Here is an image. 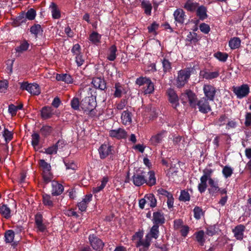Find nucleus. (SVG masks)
Wrapping results in <instances>:
<instances>
[{"label":"nucleus","mask_w":251,"mask_h":251,"mask_svg":"<svg viewBox=\"0 0 251 251\" xmlns=\"http://www.w3.org/2000/svg\"><path fill=\"white\" fill-rule=\"evenodd\" d=\"M149 176L148 179L146 178L147 173L143 170H138L132 176L133 183L136 186H140L146 183L149 186H152L156 184V177L153 171H150L147 173Z\"/></svg>","instance_id":"f257e3e1"},{"label":"nucleus","mask_w":251,"mask_h":251,"mask_svg":"<svg viewBox=\"0 0 251 251\" xmlns=\"http://www.w3.org/2000/svg\"><path fill=\"white\" fill-rule=\"evenodd\" d=\"M192 70L193 69L191 68H187L178 72L176 79V85L178 87L183 86L188 82Z\"/></svg>","instance_id":"f03ea898"},{"label":"nucleus","mask_w":251,"mask_h":251,"mask_svg":"<svg viewBox=\"0 0 251 251\" xmlns=\"http://www.w3.org/2000/svg\"><path fill=\"white\" fill-rule=\"evenodd\" d=\"M89 243L93 250L96 251H101L104 246V243L94 234H90L88 237Z\"/></svg>","instance_id":"7ed1b4c3"},{"label":"nucleus","mask_w":251,"mask_h":251,"mask_svg":"<svg viewBox=\"0 0 251 251\" xmlns=\"http://www.w3.org/2000/svg\"><path fill=\"white\" fill-rule=\"evenodd\" d=\"M209 100L206 98L202 97L198 100L196 104L199 111L202 114H207L212 110L209 104Z\"/></svg>","instance_id":"20e7f679"},{"label":"nucleus","mask_w":251,"mask_h":251,"mask_svg":"<svg viewBox=\"0 0 251 251\" xmlns=\"http://www.w3.org/2000/svg\"><path fill=\"white\" fill-rule=\"evenodd\" d=\"M203 98H206L209 101H214L217 92L216 87L210 84H205L203 86Z\"/></svg>","instance_id":"39448f33"},{"label":"nucleus","mask_w":251,"mask_h":251,"mask_svg":"<svg viewBox=\"0 0 251 251\" xmlns=\"http://www.w3.org/2000/svg\"><path fill=\"white\" fill-rule=\"evenodd\" d=\"M232 91L238 99L247 97L250 93V88L248 84H242L240 86H233Z\"/></svg>","instance_id":"423d86ee"},{"label":"nucleus","mask_w":251,"mask_h":251,"mask_svg":"<svg viewBox=\"0 0 251 251\" xmlns=\"http://www.w3.org/2000/svg\"><path fill=\"white\" fill-rule=\"evenodd\" d=\"M166 94L168 97V100L171 104L172 106L174 108L176 109L177 107L179 105V98L176 92L174 89L170 88L167 90Z\"/></svg>","instance_id":"0eeeda50"},{"label":"nucleus","mask_w":251,"mask_h":251,"mask_svg":"<svg viewBox=\"0 0 251 251\" xmlns=\"http://www.w3.org/2000/svg\"><path fill=\"white\" fill-rule=\"evenodd\" d=\"M97 105L96 101L92 97H86L80 101V108L84 112L90 108H95Z\"/></svg>","instance_id":"6e6552de"},{"label":"nucleus","mask_w":251,"mask_h":251,"mask_svg":"<svg viewBox=\"0 0 251 251\" xmlns=\"http://www.w3.org/2000/svg\"><path fill=\"white\" fill-rule=\"evenodd\" d=\"M113 148L112 146L109 144H102L98 150L100 158L104 159L109 155H113Z\"/></svg>","instance_id":"1a4fd4ad"},{"label":"nucleus","mask_w":251,"mask_h":251,"mask_svg":"<svg viewBox=\"0 0 251 251\" xmlns=\"http://www.w3.org/2000/svg\"><path fill=\"white\" fill-rule=\"evenodd\" d=\"M167 135L168 131L166 130H162L159 131L151 137L150 140L151 144L154 146H157L163 142L164 138H166Z\"/></svg>","instance_id":"9d476101"},{"label":"nucleus","mask_w":251,"mask_h":251,"mask_svg":"<svg viewBox=\"0 0 251 251\" xmlns=\"http://www.w3.org/2000/svg\"><path fill=\"white\" fill-rule=\"evenodd\" d=\"M175 21L180 25L184 24L185 20L186 19V15L185 11L181 8H178L175 10L173 13Z\"/></svg>","instance_id":"9b49d317"},{"label":"nucleus","mask_w":251,"mask_h":251,"mask_svg":"<svg viewBox=\"0 0 251 251\" xmlns=\"http://www.w3.org/2000/svg\"><path fill=\"white\" fill-rule=\"evenodd\" d=\"M109 135L111 137L120 140L126 139L127 137V132L123 128H119L117 129H112L109 132Z\"/></svg>","instance_id":"f8f14e48"},{"label":"nucleus","mask_w":251,"mask_h":251,"mask_svg":"<svg viewBox=\"0 0 251 251\" xmlns=\"http://www.w3.org/2000/svg\"><path fill=\"white\" fill-rule=\"evenodd\" d=\"M246 227L242 224L238 225L232 229V232L234 234V237L237 240L242 241L244 238V233L245 231Z\"/></svg>","instance_id":"ddd939ff"},{"label":"nucleus","mask_w":251,"mask_h":251,"mask_svg":"<svg viewBox=\"0 0 251 251\" xmlns=\"http://www.w3.org/2000/svg\"><path fill=\"white\" fill-rule=\"evenodd\" d=\"M28 23H27V20L24 16V11H22L13 20L12 25L14 27L23 26L24 25H27Z\"/></svg>","instance_id":"4468645a"},{"label":"nucleus","mask_w":251,"mask_h":251,"mask_svg":"<svg viewBox=\"0 0 251 251\" xmlns=\"http://www.w3.org/2000/svg\"><path fill=\"white\" fill-rule=\"evenodd\" d=\"M43 215L39 212H38L35 216V224L38 231L44 232L47 229L46 226L43 223Z\"/></svg>","instance_id":"2eb2a0df"},{"label":"nucleus","mask_w":251,"mask_h":251,"mask_svg":"<svg viewBox=\"0 0 251 251\" xmlns=\"http://www.w3.org/2000/svg\"><path fill=\"white\" fill-rule=\"evenodd\" d=\"M152 222L153 225H157L159 226L160 225H163L165 222L163 213L160 211L153 212Z\"/></svg>","instance_id":"dca6fc26"},{"label":"nucleus","mask_w":251,"mask_h":251,"mask_svg":"<svg viewBox=\"0 0 251 251\" xmlns=\"http://www.w3.org/2000/svg\"><path fill=\"white\" fill-rule=\"evenodd\" d=\"M64 190L63 186L58 181L53 180L51 181V195L52 196L60 195Z\"/></svg>","instance_id":"f3484780"},{"label":"nucleus","mask_w":251,"mask_h":251,"mask_svg":"<svg viewBox=\"0 0 251 251\" xmlns=\"http://www.w3.org/2000/svg\"><path fill=\"white\" fill-rule=\"evenodd\" d=\"M184 94L187 96L190 106L196 108V104L198 101L196 95L191 90H186Z\"/></svg>","instance_id":"a211bd4d"},{"label":"nucleus","mask_w":251,"mask_h":251,"mask_svg":"<svg viewBox=\"0 0 251 251\" xmlns=\"http://www.w3.org/2000/svg\"><path fill=\"white\" fill-rule=\"evenodd\" d=\"M92 84L95 88L101 90H104L107 88L105 80L103 78L100 77H94L92 79Z\"/></svg>","instance_id":"6ab92c4d"},{"label":"nucleus","mask_w":251,"mask_h":251,"mask_svg":"<svg viewBox=\"0 0 251 251\" xmlns=\"http://www.w3.org/2000/svg\"><path fill=\"white\" fill-rule=\"evenodd\" d=\"M41 117L43 120L49 119L54 114V109L50 106H44L40 110Z\"/></svg>","instance_id":"aec40b11"},{"label":"nucleus","mask_w":251,"mask_h":251,"mask_svg":"<svg viewBox=\"0 0 251 251\" xmlns=\"http://www.w3.org/2000/svg\"><path fill=\"white\" fill-rule=\"evenodd\" d=\"M196 16L199 18L200 20L203 21L208 17L207 8L203 5H199L196 10Z\"/></svg>","instance_id":"412c9836"},{"label":"nucleus","mask_w":251,"mask_h":251,"mask_svg":"<svg viewBox=\"0 0 251 251\" xmlns=\"http://www.w3.org/2000/svg\"><path fill=\"white\" fill-rule=\"evenodd\" d=\"M200 75L202 76L203 78L207 80H211L218 77L220 75V73L218 71L210 72L205 70L200 72Z\"/></svg>","instance_id":"4be33fe9"},{"label":"nucleus","mask_w":251,"mask_h":251,"mask_svg":"<svg viewBox=\"0 0 251 251\" xmlns=\"http://www.w3.org/2000/svg\"><path fill=\"white\" fill-rule=\"evenodd\" d=\"M49 9L53 19H59L61 18V11L55 3L51 2L49 6Z\"/></svg>","instance_id":"5701e85b"},{"label":"nucleus","mask_w":251,"mask_h":251,"mask_svg":"<svg viewBox=\"0 0 251 251\" xmlns=\"http://www.w3.org/2000/svg\"><path fill=\"white\" fill-rule=\"evenodd\" d=\"M208 183L210 186V188L208 189L209 193L212 196H215L220 190L218 181H214L213 179H210Z\"/></svg>","instance_id":"b1692460"},{"label":"nucleus","mask_w":251,"mask_h":251,"mask_svg":"<svg viewBox=\"0 0 251 251\" xmlns=\"http://www.w3.org/2000/svg\"><path fill=\"white\" fill-rule=\"evenodd\" d=\"M199 3L193 0H187L184 4L183 8L188 12H195Z\"/></svg>","instance_id":"393cba45"},{"label":"nucleus","mask_w":251,"mask_h":251,"mask_svg":"<svg viewBox=\"0 0 251 251\" xmlns=\"http://www.w3.org/2000/svg\"><path fill=\"white\" fill-rule=\"evenodd\" d=\"M159 226L153 225L151 228L149 232L146 234V237L150 239H157L159 236Z\"/></svg>","instance_id":"a878e982"},{"label":"nucleus","mask_w":251,"mask_h":251,"mask_svg":"<svg viewBox=\"0 0 251 251\" xmlns=\"http://www.w3.org/2000/svg\"><path fill=\"white\" fill-rule=\"evenodd\" d=\"M29 31L33 35V37L36 39L39 35L42 34L43 30L40 25L34 24L30 27Z\"/></svg>","instance_id":"bb28decb"},{"label":"nucleus","mask_w":251,"mask_h":251,"mask_svg":"<svg viewBox=\"0 0 251 251\" xmlns=\"http://www.w3.org/2000/svg\"><path fill=\"white\" fill-rule=\"evenodd\" d=\"M53 127L48 125H43L40 129V133L42 137L46 138L50 135L53 132Z\"/></svg>","instance_id":"cd10ccee"},{"label":"nucleus","mask_w":251,"mask_h":251,"mask_svg":"<svg viewBox=\"0 0 251 251\" xmlns=\"http://www.w3.org/2000/svg\"><path fill=\"white\" fill-rule=\"evenodd\" d=\"M92 195H86L85 198L78 203L79 209L81 211H85L87 207V204L92 200Z\"/></svg>","instance_id":"c85d7f7f"},{"label":"nucleus","mask_w":251,"mask_h":251,"mask_svg":"<svg viewBox=\"0 0 251 251\" xmlns=\"http://www.w3.org/2000/svg\"><path fill=\"white\" fill-rule=\"evenodd\" d=\"M0 214L3 218L6 219H9L11 217V210L5 204H0Z\"/></svg>","instance_id":"c756f323"},{"label":"nucleus","mask_w":251,"mask_h":251,"mask_svg":"<svg viewBox=\"0 0 251 251\" xmlns=\"http://www.w3.org/2000/svg\"><path fill=\"white\" fill-rule=\"evenodd\" d=\"M29 46L28 41L25 39H24L20 43V45L15 48V50L16 52L21 54L27 51L29 48Z\"/></svg>","instance_id":"7c9ffc66"},{"label":"nucleus","mask_w":251,"mask_h":251,"mask_svg":"<svg viewBox=\"0 0 251 251\" xmlns=\"http://www.w3.org/2000/svg\"><path fill=\"white\" fill-rule=\"evenodd\" d=\"M141 6L144 10V13L148 16H151L152 8L151 3L148 0H143Z\"/></svg>","instance_id":"2f4dec72"},{"label":"nucleus","mask_w":251,"mask_h":251,"mask_svg":"<svg viewBox=\"0 0 251 251\" xmlns=\"http://www.w3.org/2000/svg\"><path fill=\"white\" fill-rule=\"evenodd\" d=\"M131 113L128 110H125L123 112L121 115V119L123 124L125 125H129L132 122Z\"/></svg>","instance_id":"473e14b6"},{"label":"nucleus","mask_w":251,"mask_h":251,"mask_svg":"<svg viewBox=\"0 0 251 251\" xmlns=\"http://www.w3.org/2000/svg\"><path fill=\"white\" fill-rule=\"evenodd\" d=\"M43 203L44 205L48 206L49 208L54 206L53 198L50 195L44 193L42 195Z\"/></svg>","instance_id":"72a5a7b5"},{"label":"nucleus","mask_w":251,"mask_h":251,"mask_svg":"<svg viewBox=\"0 0 251 251\" xmlns=\"http://www.w3.org/2000/svg\"><path fill=\"white\" fill-rule=\"evenodd\" d=\"M117 51V47L115 45H112L108 50L107 59L109 61H114L116 58V52Z\"/></svg>","instance_id":"f704fd0d"},{"label":"nucleus","mask_w":251,"mask_h":251,"mask_svg":"<svg viewBox=\"0 0 251 251\" xmlns=\"http://www.w3.org/2000/svg\"><path fill=\"white\" fill-rule=\"evenodd\" d=\"M241 41L239 37H234L231 38L228 42V45L231 49H238L241 45Z\"/></svg>","instance_id":"c9c22d12"},{"label":"nucleus","mask_w":251,"mask_h":251,"mask_svg":"<svg viewBox=\"0 0 251 251\" xmlns=\"http://www.w3.org/2000/svg\"><path fill=\"white\" fill-rule=\"evenodd\" d=\"M195 236L196 240L201 246H203L205 242V239L204 238V232L203 230H201L199 231L196 232L194 234Z\"/></svg>","instance_id":"e433bc0d"},{"label":"nucleus","mask_w":251,"mask_h":251,"mask_svg":"<svg viewBox=\"0 0 251 251\" xmlns=\"http://www.w3.org/2000/svg\"><path fill=\"white\" fill-rule=\"evenodd\" d=\"M200 39L201 37L194 32H189L186 37V40L194 44H196Z\"/></svg>","instance_id":"4c0bfd02"},{"label":"nucleus","mask_w":251,"mask_h":251,"mask_svg":"<svg viewBox=\"0 0 251 251\" xmlns=\"http://www.w3.org/2000/svg\"><path fill=\"white\" fill-rule=\"evenodd\" d=\"M147 202L149 203L150 207L153 208L156 206L157 200L153 194H147L145 196Z\"/></svg>","instance_id":"58836bf2"},{"label":"nucleus","mask_w":251,"mask_h":251,"mask_svg":"<svg viewBox=\"0 0 251 251\" xmlns=\"http://www.w3.org/2000/svg\"><path fill=\"white\" fill-rule=\"evenodd\" d=\"M2 134L6 143H8L13 138V132L9 131L7 128H4V130L2 132Z\"/></svg>","instance_id":"ea45409f"},{"label":"nucleus","mask_w":251,"mask_h":251,"mask_svg":"<svg viewBox=\"0 0 251 251\" xmlns=\"http://www.w3.org/2000/svg\"><path fill=\"white\" fill-rule=\"evenodd\" d=\"M24 16L27 21L34 20L36 16V11L34 8H31L26 12L24 11Z\"/></svg>","instance_id":"a19ab883"},{"label":"nucleus","mask_w":251,"mask_h":251,"mask_svg":"<svg viewBox=\"0 0 251 251\" xmlns=\"http://www.w3.org/2000/svg\"><path fill=\"white\" fill-rule=\"evenodd\" d=\"M101 35L97 32L93 31L89 35V40L94 44H97L100 42Z\"/></svg>","instance_id":"79ce46f5"},{"label":"nucleus","mask_w":251,"mask_h":251,"mask_svg":"<svg viewBox=\"0 0 251 251\" xmlns=\"http://www.w3.org/2000/svg\"><path fill=\"white\" fill-rule=\"evenodd\" d=\"M144 93L145 94H152L154 90V84L150 78L146 82L144 86Z\"/></svg>","instance_id":"37998d69"},{"label":"nucleus","mask_w":251,"mask_h":251,"mask_svg":"<svg viewBox=\"0 0 251 251\" xmlns=\"http://www.w3.org/2000/svg\"><path fill=\"white\" fill-rule=\"evenodd\" d=\"M219 231L218 226L217 225H213L208 226L206 228V233L210 236H212L216 233H218Z\"/></svg>","instance_id":"c03bdc74"},{"label":"nucleus","mask_w":251,"mask_h":251,"mask_svg":"<svg viewBox=\"0 0 251 251\" xmlns=\"http://www.w3.org/2000/svg\"><path fill=\"white\" fill-rule=\"evenodd\" d=\"M39 165L40 167L42 169V173H48L51 171V166L50 164L48 163L44 159L39 160Z\"/></svg>","instance_id":"a18cd8bd"},{"label":"nucleus","mask_w":251,"mask_h":251,"mask_svg":"<svg viewBox=\"0 0 251 251\" xmlns=\"http://www.w3.org/2000/svg\"><path fill=\"white\" fill-rule=\"evenodd\" d=\"M208 179H205L202 177H201L200 181L201 182L198 184V188L199 191L201 194L204 193L207 187V181Z\"/></svg>","instance_id":"49530a36"},{"label":"nucleus","mask_w":251,"mask_h":251,"mask_svg":"<svg viewBox=\"0 0 251 251\" xmlns=\"http://www.w3.org/2000/svg\"><path fill=\"white\" fill-rule=\"evenodd\" d=\"M108 181V178L107 176L103 177L101 181V184L100 186L93 188V193H97L101 191L105 187Z\"/></svg>","instance_id":"de8ad7c7"},{"label":"nucleus","mask_w":251,"mask_h":251,"mask_svg":"<svg viewBox=\"0 0 251 251\" xmlns=\"http://www.w3.org/2000/svg\"><path fill=\"white\" fill-rule=\"evenodd\" d=\"M28 90V92L33 95H39L41 93L40 87L37 83H31Z\"/></svg>","instance_id":"09e8293b"},{"label":"nucleus","mask_w":251,"mask_h":251,"mask_svg":"<svg viewBox=\"0 0 251 251\" xmlns=\"http://www.w3.org/2000/svg\"><path fill=\"white\" fill-rule=\"evenodd\" d=\"M162 64L163 70L164 73L170 72L172 70V63L169 60L164 58L161 60Z\"/></svg>","instance_id":"8fccbe9b"},{"label":"nucleus","mask_w":251,"mask_h":251,"mask_svg":"<svg viewBox=\"0 0 251 251\" xmlns=\"http://www.w3.org/2000/svg\"><path fill=\"white\" fill-rule=\"evenodd\" d=\"M114 88L115 89L113 96L115 98H121L122 95L123 88L122 85L119 82L115 84Z\"/></svg>","instance_id":"3c124183"},{"label":"nucleus","mask_w":251,"mask_h":251,"mask_svg":"<svg viewBox=\"0 0 251 251\" xmlns=\"http://www.w3.org/2000/svg\"><path fill=\"white\" fill-rule=\"evenodd\" d=\"M42 177L43 179V183L44 185L48 184L49 182L52 181L53 175L50 172L48 173H42Z\"/></svg>","instance_id":"603ef678"},{"label":"nucleus","mask_w":251,"mask_h":251,"mask_svg":"<svg viewBox=\"0 0 251 251\" xmlns=\"http://www.w3.org/2000/svg\"><path fill=\"white\" fill-rule=\"evenodd\" d=\"M190 200V195L188 192L186 190H182L180 192V195L179 197L180 201L186 202Z\"/></svg>","instance_id":"864d4df0"},{"label":"nucleus","mask_w":251,"mask_h":251,"mask_svg":"<svg viewBox=\"0 0 251 251\" xmlns=\"http://www.w3.org/2000/svg\"><path fill=\"white\" fill-rule=\"evenodd\" d=\"M5 241L6 243H11L14 238V232L12 230H8L5 232Z\"/></svg>","instance_id":"5fc2aeb1"},{"label":"nucleus","mask_w":251,"mask_h":251,"mask_svg":"<svg viewBox=\"0 0 251 251\" xmlns=\"http://www.w3.org/2000/svg\"><path fill=\"white\" fill-rule=\"evenodd\" d=\"M71 107L75 110H80V102L78 98L74 97L71 100Z\"/></svg>","instance_id":"6e6d98bb"},{"label":"nucleus","mask_w":251,"mask_h":251,"mask_svg":"<svg viewBox=\"0 0 251 251\" xmlns=\"http://www.w3.org/2000/svg\"><path fill=\"white\" fill-rule=\"evenodd\" d=\"M214 56L219 61L224 62L226 61L228 57L227 53L226 52H222L220 51H218L217 52L214 53Z\"/></svg>","instance_id":"4d7b16f0"},{"label":"nucleus","mask_w":251,"mask_h":251,"mask_svg":"<svg viewBox=\"0 0 251 251\" xmlns=\"http://www.w3.org/2000/svg\"><path fill=\"white\" fill-rule=\"evenodd\" d=\"M194 217L197 220H199L201 218L202 215H203L202 209L198 206L195 207L193 209Z\"/></svg>","instance_id":"13d9d810"},{"label":"nucleus","mask_w":251,"mask_h":251,"mask_svg":"<svg viewBox=\"0 0 251 251\" xmlns=\"http://www.w3.org/2000/svg\"><path fill=\"white\" fill-rule=\"evenodd\" d=\"M40 139V137L38 133L35 132L31 135V145L34 148L39 145Z\"/></svg>","instance_id":"bf43d9fd"},{"label":"nucleus","mask_w":251,"mask_h":251,"mask_svg":"<svg viewBox=\"0 0 251 251\" xmlns=\"http://www.w3.org/2000/svg\"><path fill=\"white\" fill-rule=\"evenodd\" d=\"M222 173L225 177L227 178L231 176L233 174V169L228 166H225L223 169Z\"/></svg>","instance_id":"052dcab7"},{"label":"nucleus","mask_w":251,"mask_h":251,"mask_svg":"<svg viewBox=\"0 0 251 251\" xmlns=\"http://www.w3.org/2000/svg\"><path fill=\"white\" fill-rule=\"evenodd\" d=\"M213 172L214 171L212 169L205 168L203 170V175L201 177L208 179V181H209L210 179H212L211 178V176Z\"/></svg>","instance_id":"680f3d73"},{"label":"nucleus","mask_w":251,"mask_h":251,"mask_svg":"<svg viewBox=\"0 0 251 251\" xmlns=\"http://www.w3.org/2000/svg\"><path fill=\"white\" fill-rule=\"evenodd\" d=\"M151 240L145 237L144 240L140 239L137 243V247H150L151 245Z\"/></svg>","instance_id":"e2e57ef3"},{"label":"nucleus","mask_w":251,"mask_h":251,"mask_svg":"<svg viewBox=\"0 0 251 251\" xmlns=\"http://www.w3.org/2000/svg\"><path fill=\"white\" fill-rule=\"evenodd\" d=\"M228 119L227 116L226 114L221 115L218 120L215 121V125H217L220 126H223L225 124V122Z\"/></svg>","instance_id":"0e129e2a"},{"label":"nucleus","mask_w":251,"mask_h":251,"mask_svg":"<svg viewBox=\"0 0 251 251\" xmlns=\"http://www.w3.org/2000/svg\"><path fill=\"white\" fill-rule=\"evenodd\" d=\"M200 30L204 34H207L210 30V27L208 24L205 23H201L200 26Z\"/></svg>","instance_id":"69168bd1"},{"label":"nucleus","mask_w":251,"mask_h":251,"mask_svg":"<svg viewBox=\"0 0 251 251\" xmlns=\"http://www.w3.org/2000/svg\"><path fill=\"white\" fill-rule=\"evenodd\" d=\"M64 163L67 170L72 169L75 170L76 167L75 164L73 161H68L66 160L64 161Z\"/></svg>","instance_id":"338daca9"},{"label":"nucleus","mask_w":251,"mask_h":251,"mask_svg":"<svg viewBox=\"0 0 251 251\" xmlns=\"http://www.w3.org/2000/svg\"><path fill=\"white\" fill-rule=\"evenodd\" d=\"M158 27L159 24H157L155 22H154L150 25L148 26V32L150 33H155L156 30L158 29Z\"/></svg>","instance_id":"774afa93"}]
</instances>
